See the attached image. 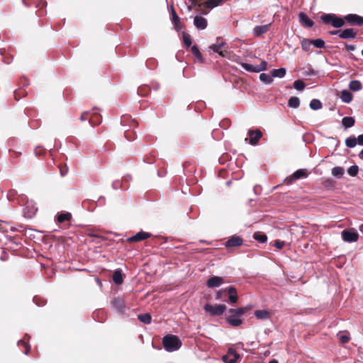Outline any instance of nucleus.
Wrapping results in <instances>:
<instances>
[{"label":"nucleus","instance_id":"6e6d98bb","mask_svg":"<svg viewBox=\"0 0 363 363\" xmlns=\"http://www.w3.org/2000/svg\"><path fill=\"white\" fill-rule=\"evenodd\" d=\"M357 141L359 145H363V134L358 136Z\"/></svg>","mask_w":363,"mask_h":363},{"label":"nucleus","instance_id":"f8f14e48","mask_svg":"<svg viewBox=\"0 0 363 363\" xmlns=\"http://www.w3.org/2000/svg\"><path fill=\"white\" fill-rule=\"evenodd\" d=\"M152 235L149 233L140 231L136 233L135 235L128 238L127 240L130 242H139L145 239L149 238Z\"/></svg>","mask_w":363,"mask_h":363},{"label":"nucleus","instance_id":"bf43d9fd","mask_svg":"<svg viewBox=\"0 0 363 363\" xmlns=\"http://www.w3.org/2000/svg\"><path fill=\"white\" fill-rule=\"evenodd\" d=\"M340 33H341L340 30L330 31V35H338L339 36H340Z\"/></svg>","mask_w":363,"mask_h":363},{"label":"nucleus","instance_id":"f3484780","mask_svg":"<svg viewBox=\"0 0 363 363\" xmlns=\"http://www.w3.org/2000/svg\"><path fill=\"white\" fill-rule=\"evenodd\" d=\"M270 23L263 25V26H257L253 28L252 33L255 36L258 37L262 35V34L267 33L270 26Z\"/></svg>","mask_w":363,"mask_h":363},{"label":"nucleus","instance_id":"de8ad7c7","mask_svg":"<svg viewBox=\"0 0 363 363\" xmlns=\"http://www.w3.org/2000/svg\"><path fill=\"white\" fill-rule=\"evenodd\" d=\"M89 114V112H84V113H82V114L80 116V120L82 121H84L86 120H89L90 123H94L93 118H89V117H88Z\"/></svg>","mask_w":363,"mask_h":363},{"label":"nucleus","instance_id":"a19ab883","mask_svg":"<svg viewBox=\"0 0 363 363\" xmlns=\"http://www.w3.org/2000/svg\"><path fill=\"white\" fill-rule=\"evenodd\" d=\"M293 86L298 91H302L305 87V84L301 80H296L294 82Z\"/></svg>","mask_w":363,"mask_h":363},{"label":"nucleus","instance_id":"864d4df0","mask_svg":"<svg viewBox=\"0 0 363 363\" xmlns=\"http://www.w3.org/2000/svg\"><path fill=\"white\" fill-rule=\"evenodd\" d=\"M191 2V5L189 6V10H191L194 6L199 4V0H189Z\"/></svg>","mask_w":363,"mask_h":363},{"label":"nucleus","instance_id":"37998d69","mask_svg":"<svg viewBox=\"0 0 363 363\" xmlns=\"http://www.w3.org/2000/svg\"><path fill=\"white\" fill-rule=\"evenodd\" d=\"M225 45V43L223 42L218 44H213L210 45L209 48L215 52H220V50L222 49Z\"/></svg>","mask_w":363,"mask_h":363},{"label":"nucleus","instance_id":"ea45409f","mask_svg":"<svg viewBox=\"0 0 363 363\" xmlns=\"http://www.w3.org/2000/svg\"><path fill=\"white\" fill-rule=\"evenodd\" d=\"M311 43H313V45L314 47L318 48H321L325 46L324 40L322 39H320V38L311 40Z\"/></svg>","mask_w":363,"mask_h":363},{"label":"nucleus","instance_id":"7c9ffc66","mask_svg":"<svg viewBox=\"0 0 363 363\" xmlns=\"http://www.w3.org/2000/svg\"><path fill=\"white\" fill-rule=\"evenodd\" d=\"M259 79L266 84H270L273 82L272 74L270 75L266 73H262L259 75Z\"/></svg>","mask_w":363,"mask_h":363},{"label":"nucleus","instance_id":"423d86ee","mask_svg":"<svg viewBox=\"0 0 363 363\" xmlns=\"http://www.w3.org/2000/svg\"><path fill=\"white\" fill-rule=\"evenodd\" d=\"M111 305L113 309L118 311L121 314H123L125 312V304L123 298L117 297L113 298L111 301Z\"/></svg>","mask_w":363,"mask_h":363},{"label":"nucleus","instance_id":"bb28decb","mask_svg":"<svg viewBox=\"0 0 363 363\" xmlns=\"http://www.w3.org/2000/svg\"><path fill=\"white\" fill-rule=\"evenodd\" d=\"M223 0H207L205 3L206 7L208 9H213L221 4Z\"/></svg>","mask_w":363,"mask_h":363},{"label":"nucleus","instance_id":"9b49d317","mask_svg":"<svg viewBox=\"0 0 363 363\" xmlns=\"http://www.w3.org/2000/svg\"><path fill=\"white\" fill-rule=\"evenodd\" d=\"M223 283L224 280L222 277L213 276L207 280L206 285L208 288L213 289L220 286Z\"/></svg>","mask_w":363,"mask_h":363},{"label":"nucleus","instance_id":"69168bd1","mask_svg":"<svg viewBox=\"0 0 363 363\" xmlns=\"http://www.w3.org/2000/svg\"><path fill=\"white\" fill-rule=\"evenodd\" d=\"M269 363H278V361L275 359H272L269 362Z\"/></svg>","mask_w":363,"mask_h":363},{"label":"nucleus","instance_id":"6ab92c4d","mask_svg":"<svg viewBox=\"0 0 363 363\" xmlns=\"http://www.w3.org/2000/svg\"><path fill=\"white\" fill-rule=\"evenodd\" d=\"M340 98L343 102L348 104L352 100V94L347 90H342Z\"/></svg>","mask_w":363,"mask_h":363},{"label":"nucleus","instance_id":"13d9d810","mask_svg":"<svg viewBox=\"0 0 363 363\" xmlns=\"http://www.w3.org/2000/svg\"><path fill=\"white\" fill-rule=\"evenodd\" d=\"M305 76H311L314 74V71L313 69H310L303 73Z\"/></svg>","mask_w":363,"mask_h":363},{"label":"nucleus","instance_id":"5fc2aeb1","mask_svg":"<svg viewBox=\"0 0 363 363\" xmlns=\"http://www.w3.org/2000/svg\"><path fill=\"white\" fill-rule=\"evenodd\" d=\"M228 294H237V291L235 289V287L233 286H230L228 289Z\"/></svg>","mask_w":363,"mask_h":363},{"label":"nucleus","instance_id":"412c9836","mask_svg":"<svg viewBox=\"0 0 363 363\" xmlns=\"http://www.w3.org/2000/svg\"><path fill=\"white\" fill-rule=\"evenodd\" d=\"M286 70L285 68L274 69L272 71L271 74L272 77L283 78L286 74Z\"/></svg>","mask_w":363,"mask_h":363},{"label":"nucleus","instance_id":"338daca9","mask_svg":"<svg viewBox=\"0 0 363 363\" xmlns=\"http://www.w3.org/2000/svg\"><path fill=\"white\" fill-rule=\"evenodd\" d=\"M96 281H97V283H98L100 286H101V285H102L101 281L99 279H96Z\"/></svg>","mask_w":363,"mask_h":363},{"label":"nucleus","instance_id":"0eeeda50","mask_svg":"<svg viewBox=\"0 0 363 363\" xmlns=\"http://www.w3.org/2000/svg\"><path fill=\"white\" fill-rule=\"evenodd\" d=\"M240 357L233 349H229L228 353L223 357V361L225 363H235Z\"/></svg>","mask_w":363,"mask_h":363},{"label":"nucleus","instance_id":"3c124183","mask_svg":"<svg viewBox=\"0 0 363 363\" xmlns=\"http://www.w3.org/2000/svg\"><path fill=\"white\" fill-rule=\"evenodd\" d=\"M285 245V242L284 241L281 240H276L274 243V247L278 249H282Z\"/></svg>","mask_w":363,"mask_h":363},{"label":"nucleus","instance_id":"a211bd4d","mask_svg":"<svg viewBox=\"0 0 363 363\" xmlns=\"http://www.w3.org/2000/svg\"><path fill=\"white\" fill-rule=\"evenodd\" d=\"M113 282L117 284L120 285L123 282V276L122 274V271L120 269H117L114 271L112 277Z\"/></svg>","mask_w":363,"mask_h":363},{"label":"nucleus","instance_id":"e2e57ef3","mask_svg":"<svg viewBox=\"0 0 363 363\" xmlns=\"http://www.w3.org/2000/svg\"><path fill=\"white\" fill-rule=\"evenodd\" d=\"M67 173V171L65 172V171H62V169L60 170V174L62 177H64L65 175H66Z\"/></svg>","mask_w":363,"mask_h":363},{"label":"nucleus","instance_id":"603ef678","mask_svg":"<svg viewBox=\"0 0 363 363\" xmlns=\"http://www.w3.org/2000/svg\"><path fill=\"white\" fill-rule=\"evenodd\" d=\"M229 300L232 303H235L238 301V296L237 294H230Z\"/></svg>","mask_w":363,"mask_h":363},{"label":"nucleus","instance_id":"b1692460","mask_svg":"<svg viewBox=\"0 0 363 363\" xmlns=\"http://www.w3.org/2000/svg\"><path fill=\"white\" fill-rule=\"evenodd\" d=\"M300 105V100L296 96H291L288 101V106L290 108H296Z\"/></svg>","mask_w":363,"mask_h":363},{"label":"nucleus","instance_id":"c85d7f7f","mask_svg":"<svg viewBox=\"0 0 363 363\" xmlns=\"http://www.w3.org/2000/svg\"><path fill=\"white\" fill-rule=\"evenodd\" d=\"M307 174L304 169H298L291 175L292 179H298L306 177Z\"/></svg>","mask_w":363,"mask_h":363},{"label":"nucleus","instance_id":"5701e85b","mask_svg":"<svg viewBox=\"0 0 363 363\" xmlns=\"http://www.w3.org/2000/svg\"><path fill=\"white\" fill-rule=\"evenodd\" d=\"M254 313L257 319L264 320L269 317V313L266 310H257Z\"/></svg>","mask_w":363,"mask_h":363},{"label":"nucleus","instance_id":"f257e3e1","mask_svg":"<svg viewBox=\"0 0 363 363\" xmlns=\"http://www.w3.org/2000/svg\"><path fill=\"white\" fill-rule=\"evenodd\" d=\"M162 345L166 351L172 352L181 347L182 342L177 335H167L162 339Z\"/></svg>","mask_w":363,"mask_h":363},{"label":"nucleus","instance_id":"a878e982","mask_svg":"<svg viewBox=\"0 0 363 363\" xmlns=\"http://www.w3.org/2000/svg\"><path fill=\"white\" fill-rule=\"evenodd\" d=\"M345 170L341 167H335L332 169V174L333 176L337 178H341L344 174Z\"/></svg>","mask_w":363,"mask_h":363},{"label":"nucleus","instance_id":"79ce46f5","mask_svg":"<svg viewBox=\"0 0 363 363\" xmlns=\"http://www.w3.org/2000/svg\"><path fill=\"white\" fill-rule=\"evenodd\" d=\"M359 171V167L357 165H352L347 169V173L351 177H355Z\"/></svg>","mask_w":363,"mask_h":363},{"label":"nucleus","instance_id":"052dcab7","mask_svg":"<svg viewBox=\"0 0 363 363\" xmlns=\"http://www.w3.org/2000/svg\"><path fill=\"white\" fill-rule=\"evenodd\" d=\"M128 134H129L128 130H125V138H126L128 140H133L132 138H130L129 137Z\"/></svg>","mask_w":363,"mask_h":363},{"label":"nucleus","instance_id":"393cba45","mask_svg":"<svg viewBox=\"0 0 363 363\" xmlns=\"http://www.w3.org/2000/svg\"><path fill=\"white\" fill-rule=\"evenodd\" d=\"M72 218V215L70 213H62L57 216V221L60 223H64L65 221L69 220Z\"/></svg>","mask_w":363,"mask_h":363},{"label":"nucleus","instance_id":"774afa93","mask_svg":"<svg viewBox=\"0 0 363 363\" xmlns=\"http://www.w3.org/2000/svg\"><path fill=\"white\" fill-rule=\"evenodd\" d=\"M112 186H113V187L114 189H117L116 184L115 183H113V184H112Z\"/></svg>","mask_w":363,"mask_h":363},{"label":"nucleus","instance_id":"aec40b11","mask_svg":"<svg viewBox=\"0 0 363 363\" xmlns=\"http://www.w3.org/2000/svg\"><path fill=\"white\" fill-rule=\"evenodd\" d=\"M354 122V118L352 117L345 116L342 119V123L345 128H349L353 126Z\"/></svg>","mask_w":363,"mask_h":363},{"label":"nucleus","instance_id":"dca6fc26","mask_svg":"<svg viewBox=\"0 0 363 363\" xmlns=\"http://www.w3.org/2000/svg\"><path fill=\"white\" fill-rule=\"evenodd\" d=\"M357 35V31L352 28H347L341 30L340 33V38L342 39H351L354 38Z\"/></svg>","mask_w":363,"mask_h":363},{"label":"nucleus","instance_id":"6e6552de","mask_svg":"<svg viewBox=\"0 0 363 363\" xmlns=\"http://www.w3.org/2000/svg\"><path fill=\"white\" fill-rule=\"evenodd\" d=\"M342 238L345 242H353L358 240L359 235L356 232L345 230L342 232Z\"/></svg>","mask_w":363,"mask_h":363},{"label":"nucleus","instance_id":"72a5a7b5","mask_svg":"<svg viewBox=\"0 0 363 363\" xmlns=\"http://www.w3.org/2000/svg\"><path fill=\"white\" fill-rule=\"evenodd\" d=\"M313 45L311 43V40H308L306 38H303L301 40V48L305 51H309L311 50V46Z\"/></svg>","mask_w":363,"mask_h":363},{"label":"nucleus","instance_id":"20e7f679","mask_svg":"<svg viewBox=\"0 0 363 363\" xmlns=\"http://www.w3.org/2000/svg\"><path fill=\"white\" fill-rule=\"evenodd\" d=\"M37 210L33 201H27L23 208V215L26 218H31L35 215Z\"/></svg>","mask_w":363,"mask_h":363},{"label":"nucleus","instance_id":"a18cd8bd","mask_svg":"<svg viewBox=\"0 0 363 363\" xmlns=\"http://www.w3.org/2000/svg\"><path fill=\"white\" fill-rule=\"evenodd\" d=\"M172 23L179 21L180 20L179 16L177 14L174 7L171 6Z\"/></svg>","mask_w":363,"mask_h":363},{"label":"nucleus","instance_id":"c9c22d12","mask_svg":"<svg viewBox=\"0 0 363 363\" xmlns=\"http://www.w3.org/2000/svg\"><path fill=\"white\" fill-rule=\"evenodd\" d=\"M138 319L143 323L149 324L151 323V316L148 313L138 315Z\"/></svg>","mask_w":363,"mask_h":363},{"label":"nucleus","instance_id":"7ed1b4c3","mask_svg":"<svg viewBox=\"0 0 363 363\" xmlns=\"http://www.w3.org/2000/svg\"><path fill=\"white\" fill-rule=\"evenodd\" d=\"M226 306L223 304L213 306L208 303L204 306V310L209 313L211 315H220L223 314L226 311Z\"/></svg>","mask_w":363,"mask_h":363},{"label":"nucleus","instance_id":"4d7b16f0","mask_svg":"<svg viewBox=\"0 0 363 363\" xmlns=\"http://www.w3.org/2000/svg\"><path fill=\"white\" fill-rule=\"evenodd\" d=\"M346 49L347 51H353L355 49V46L353 45H347Z\"/></svg>","mask_w":363,"mask_h":363},{"label":"nucleus","instance_id":"4468645a","mask_svg":"<svg viewBox=\"0 0 363 363\" xmlns=\"http://www.w3.org/2000/svg\"><path fill=\"white\" fill-rule=\"evenodd\" d=\"M194 25L199 30H204L208 26V22L205 18L196 16L194 19Z\"/></svg>","mask_w":363,"mask_h":363},{"label":"nucleus","instance_id":"4c0bfd02","mask_svg":"<svg viewBox=\"0 0 363 363\" xmlns=\"http://www.w3.org/2000/svg\"><path fill=\"white\" fill-rule=\"evenodd\" d=\"M183 42L184 45L186 48H189L191 45V38L190 35L188 33L183 32Z\"/></svg>","mask_w":363,"mask_h":363},{"label":"nucleus","instance_id":"8fccbe9b","mask_svg":"<svg viewBox=\"0 0 363 363\" xmlns=\"http://www.w3.org/2000/svg\"><path fill=\"white\" fill-rule=\"evenodd\" d=\"M174 27L177 31H180L183 28V24L181 23L180 20L179 21H175L172 23Z\"/></svg>","mask_w":363,"mask_h":363},{"label":"nucleus","instance_id":"e433bc0d","mask_svg":"<svg viewBox=\"0 0 363 363\" xmlns=\"http://www.w3.org/2000/svg\"><path fill=\"white\" fill-rule=\"evenodd\" d=\"M337 337L339 340V341L342 343V344H345L347 342H349L350 337L349 336V335L347 334H343V333H339L337 335Z\"/></svg>","mask_w":363,"mask_h":363},{"label":"nucleus","instance_id":"09e8293b","mask_svg":"<svg viewBox=\"0 0 363 363\" xmlns=\"http://www.w3.org/2000/svg\"><path fill=\"white\" fill-rule=\"evenodd\" d=\"M226 293H227L226 289L219 290L218 291H217V293L216 294V300L220 299L223 296L226 295Z\"/></svg>","mask_w":363,"mask_h":363},{"label":"nucleus","instance_id":"f03ea898","mask_svg":"<svg viewBox=\"0 0 363 363\" xmlns=\"http://www.w3.org/2000/svg\"><path fill=\"white\" fill-rule=\"evenodd\" d=\"M320 19L324 23H330L335 28H340L343 26L345 23V21L344 18L338 17L335 14L333 13L323 14L320 16Z\"/></svg>","mask_w":363,"mask_h":363},{"label":"nucleus","instance_id":"58836bf2","mask_svg":"<svg viewBox=\"0 0 363 363\" xmlns=\"http://www.w3.org/2000/svg\"><path fill=\"white\" fill-rule=\"evenodd\" d=\"M247 311V308H239L236 309H230L229 312L231 313H235L241 318V316Z\"/></svg>","mask_w":363,"mask_h":363},{"label":"nucleus","instance_id":"2eb2a0df","mask_svg":"<svg viewBox=\"0 0 363 363\" xmlns=\"http://www.w3.org/2000/svg\"><path fill=\"white\" fill-rule=\"evenodd\" d=\"M299 22L305 28H312L314 25L313 21L310 19L304 13H300L298 15Z\"/></svg>","mask_w":363,"mask_h":363},{"label":"nucleus","instance_id":"cd10ccee","mask_svg":"<svg viewBox=\"0 0 363 363\" xmlns=\"http://www.w3.org/2000/svg\"><path fill=\"white\" fill-rule=\"evenodd\" d=\"M253 238L260 243H264L267 240V236L265 234H262L259 232L254 233Z\"/></svg>","mask_w":363,"mask_h":363},{"label":"nucleus","instance_id":"49530a36","mask_svg":"<svg viewBox=\"0 0 363 363\" xmlns=\"http://www.w3.org/2000/svg\"><path fill=\"white\" fill-rule=\"evenodd\" d=\"M18 346L20 345H23L25 347V354H28V352H29V350H30V346L27 344L26 342H25L24 340H20L18 342Z\"/></svg>","mask_w":363,"mask_h":363},{"label":"nucleus","instance_id":"0e129e2a","mask_svg":"<svg viewBox=\"0 0 363 363\" xmlns=\"http://www.w3.org/2000/svg\"><path fill=\"white\" fill-rule=\"evenodd\" d=\"M359 157L360 159L363 160V149L359 152Z\"/></svg>","mask_w":363,"mask_h":363},{"label":"nucleus","instance_id":"4be33fe9","mask_svg":"<svg viewBox=\"0 0 363 363\" xmlns=\"http://www.w3.org/2000/svg\"><path fill=\"white\" fill-rule=\"evenodd\" d=\"M349 88L353 91H358L362 89V86L359 81L352 80L349 84Z\"/></svg>","mask_w":363,"mask_h":363},{"label":"nucleus","instance_id":"680f3d73","mask_svg":"<svg viewBox=\"0 0 363 363\" xmlns=\"http://www.w3.org/2000/svg\"><path fill=\"white\" fill-rule=\"evenodd\" d=\"M217 53L222 57H225V54L221 49L220 50V52H218Z\"/></svg>","mask_w":363,"mask_h":363},{"label":"nucleus","instance_id":"473e14b6","mask_svg":"<svg viewBox=\"0 0 363 363\" xmlns=\"http://www.w3.org/2000/svg\"><path fill=\"white\" fill-rule=\"evenodd\" d=\"M357 144V138L354 136L349 137L345 140L347 147L352 148Z\"/></svg>","mask_w":363,"mask_h":363},{"label":"nucleus","instance_id":"c756f323","mask_svg":"<svg viewBox=\"0 0 363 363\" xmlns=\"http://www.w3.org/2000/svg\"><path fill=\"white\" fill-rule=\"evenodd\" d=\"M240 65L242 68L247 72L257 73L255 65H252L246 62H240Z\"/></svg>","mask_w":363,"mask_h":363},{"label":"nucleus","instance_id":"2f4dec72","mask_svg":"<svg viewBox=\"0 0 363 363\" xmlns=\"http://www.w3.org/2000/svg\"><path fill=\"white\" fill-rule=\"evenodd\" d=\"M310 108L313 110H318L322 108V103L318 99H312L310 102Z\"/></svg>","mask_w":363,"mask_h":363},{"label":"nucleus","instance_id":"ddd939ff","mask_svg":"<svg viewBox=\"0 0 363 363\" xmlns=\"http://www.w3.org/2000/svg\"><path fill=\"white\" fill-rule=\"evenodd\" d=\"M226 321L230 325L233 327H238L242 323V318L235 313H232L226 317Z\"/></svg>","mask_w":363,"mask_h":363},{"label":"nucleus","instance_id":"c03bdc74","mask_svg":"<svg viewBox=\"0 0 363 363\" xmlns=\"http://www.w3.org/2000/svg\"><path fill=\"white\" fill-rule=\"evenodd\" d=\"M255 67L257 68V73L264 71L267 68V63L265 61H262L259 65H255Z\"/></svg>","mask_w":363,"mask_h":363},{"label":"nucleus","instance_id":"39448f33","mask_svg":"<svg viewBox=\"0 0 363 363\" xmlns=\"http://www.w3.org/2000/svg\"><path fill=\"white\" fill-rule=\"evenodd\" d=\"M345 21L350 26H358L363 25V17L357 14L350 13L345 16Z\"/></svg>","mask_w":363,"mask_h":363},{"label":"nucleus","instance_id":"f704fd0d","mask_svg":"<svg viewBox=\"0 0 363 363\" xmlns=\"http://www.w3.org/2000/svg\"><path fill=\"white\" fill-rule=\"evenodd\" d=\"M191 52L199 62H203L202 55L196 45H193L191 47Z\"/></svg>","mask_w":363,"mask_h":363},{"label":"nucleus","instance_id":"9d476101","mask_svg":"<svg viewBox=\"0 0 363 363\" xmlns=\"http://www.w3.org/2000/svg\"><path fill=\"white\" fill-rule=\"evenodd\" d=\"M248 135L250 137V144L252 145H256L259 140L262 136V133L259 130H250L248 131Z\"/></svg>","mask_w":363,"mask_h":363},{"label":"nucleus","instance_id":"1a4fd4ad","mask_svg":"<svg viewBox=\"0 0 363 363\" xmlns=\"http://www.w3.org/2000/svg\"><path fill=\"white\" fill-rule=\"evenodd\" d=\"M243 243V240L241 237L238 235H233L230 237L228 241L225 243V246L227 248L232 247H239L242 245Z\"/></svg>","mask_w":363,"mask_h":363}]
</instances>
